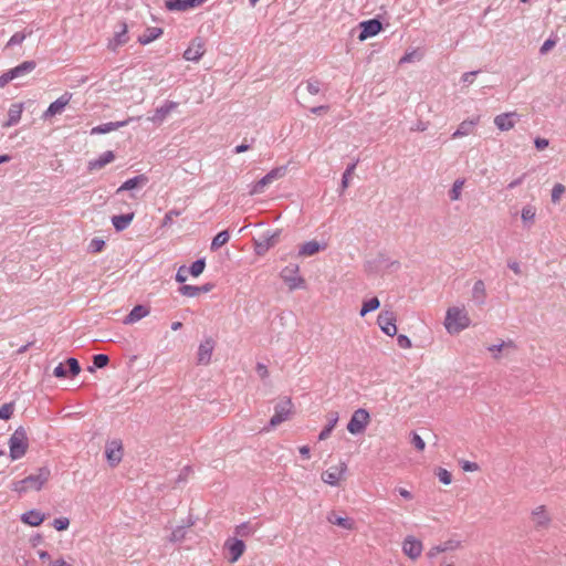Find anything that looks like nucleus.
I'll list each match as a JSON object with an SVG mask.
<instances>
[{
	"label": "nucleus",
	"mask_w": 566,
	"mask_h": 566,
	"mask_svg": "<svg viewBox=\"0 0 566 566\" xmlns=\"http://www.w3.org/2000/svg\"><path fill=\"white\" fill-rule=\"evenodd\" d=\"M115 159V155L112 150H107L103 153L97 159L91 160L88 163L90 170H98L105 167L107 164L112 163Z\"/></svg>",
	"instance_id": "30"
},
{
	"label": "nucleus",
	"mask_w": 566,
	"mask_h": 566,
	"mask_svg": "<svg viewBox=\"0 0 566 566\" xmlns=\"http://www.w3.org/2000/svg\"><path fill=\"white\" fill-rule=\"evenodd\" d=\"M443 324L449 334H459L471 325V319L464 306H451L447 310Z\"/></svg>",
	"instance_id": "2"
},
{
	"label": "nucleus",
	"mask_w": 566,
	"mask_h": 566,
	"mask_svg": "<svg viewBox=\"0 0 566 566\" xmlns=\"http://www.w3.org/2000/svg\"><path fill=\"white\" fill-rule=\"evenodd\" d=\"M163 34V29L157 27L147 28L144 34L138 38V42L140 44H149L150 42L157 40Z\"/></svg>",
	"instance_id": "33"
},
{
	"label": "nucleus",
	"mask_w": 566,
	"mask_h": 566,
	"mask_svg": "<svg viewBox=\"0 0 566 566\" xmlns=\"http://www.w3.org/2000/svg\"><path fill=\"white\" fill-rule=\"evenodd\" d=\"M205 268H206V261H205V259H199V260L195 261V262L190 265V268H189V272H190V274H191L192 276H196V277H197V276H199V275L203 272Z\"/></svg>",
	"instance_id": "47"
},
{
	"label": "nucleus",
	"mask_w": 566,
	"mask_h": 566,
	"mask_svg": "<svg viewBox=\"0 0 566 566\" xmlns=\"http://www.w3.org/2000/svg\"><path fill=\"white\" fill-rule=\"evenodd\" d=\"M370 416L366 409L359 408L354 411L347 424V430L352 434L363 433L368 426Z\"/></svg>",
	"instance_id": "6"
},
{
	"label": "nucleus",
	"mask_w": 566,
	"mask_h": 566,
	"mask_svg": "<svg viewBox=\"0 0 566 566\" xmlns=\"http://www.w3.org/2000/svg\"><path fill=\"white\" fill-rule=\"evenodd\" d=\"M280 238V231H266L254 241V250L259 255H263L273 248Z\"/></svg>",
	"instance_id": "8"
},
{
	"label": "nucleus",
	"mask_w": 566,
	"mask_h": 566,
	"mask_svg": "<svg viewBox=\"0 0 566 566\" xmlns=\"http://www.w3.org/2000/svg\"><path fill=\"white\" fill-rule=\"evenodd\" d=\"M472 301L478 306H482L486 302V289L485 284L482 280L475 281L472 287V294H471Z\"/></svg>",
	"instance_id": "26"
},
{
	"label": "nucleus",
	"mask_w": 566,
	"mask_h": 566,
	"mask_svg": "<svg viewBox=\"0 0 566 566\" xmlns=\"http://www.w3.org/2000/svg\"><path fill=\"white\" fill-rule=\"evenodd\" d=\"M224 547L228 549L230 563H235L244 553L245 544L242 539L228 538L224 543Z\"/></svg>",
	"instance_id": "20"
},
{
	"label": "nucleus",
	"mask_w": 566,
	"mask_h": 566,
	"mask_svg": "<svg viewBox=\"0 0 566 566\" xmlns=\"http://www.w3.org/2000/svg\"><path fill=\"white\" fill-rule=\"evenodd\" d=\"M72 98L71 93H64L62 94L56 101L50 104L48 109L43 113L42 118L48 119L50 117H53L57 114H62L65 106L70 103Z\"/></svg>",
	"instance_id": "15"
},
{
	"label": "nucleus",
	"mask_w": 566,
	"mask_h": 566,
	"mask_svg": "<svg viewBox=\"0 0 566 566\" xmlns=\"http://www.w3.org/2000/svg\"><path fill=\"white\" fill-rule=\"evenodd\" d=\"M45 516L38 510H30L21 515V521L30 526H39Z\"/></svg>",
	"instance_id": "28"
},
{
	"label": "nucleus",
	"mask_w": 566,
	"mask_h": 566,
	"mask_svg": "<svg viewBox=\"0 0 566 566\" xmlns=\"http://www.w3.org/2000/svg\"><path fill=\"white\" fill-rule=\"evenodd\" d=\"M460 547H461V542L460 541H458V539H448V541H446L444 543H442L440 545H436V546L431 547L427 555H428L429 558H434L440 553H444V552H448V551H455V549H458Z\"/></svg>",
	"instance_id": "23"
},
{
	"label": "nucleus",
	"mask_w": 566,
	"mask_h": 566,
	"mask_svg": "<svg viewBox=\"0 0 566 566\" xmlns=\"http://www.w3.org/2000/svg\"><path fill=\"white\" fill-rule=\"evenodd\" d=\"M536 217V208L532 205H526L523 207L521 211V219L525 228L530 229L534 222Z\"/></svg>",
	"instance_id": "34"
},
{
	"label": "nucleus",
	"mask_w": 566,
	"mask_h": 566,
	"mask_svg": "<svg viewBox=\"0 0 566 566\" xmlns=\"http://www.w3.org/2000/svg\"><path fill=\"white\" fill-rule=\"evenodd\" d=\"M109 358L105 354H97L93 357V366L88 367L90 371H94V368H104L107 366Z\"/></svg>",
	"instance_id": "46"
},
{
	"label": "nucleus",
	"mask_w": 566,
	"mask_h": 566,
	"mask_svg": "<svg viewBox=\"0 0 566 566\" xmlns=\"http://www.w3.org/2000/svg\"><path fill=\"white\" fill-rule=\"evenodd\" d=\"M556 39H547L541 46L539 53L541 54H547L555 45H556Z\"/></svg>",
	"instance_id": "58"
},
{
	"label": "nucleus",
	"mask_w": 566,
	"mask_h": 566,
	"mask_svg": "<svg viewBox=\"0 0 566 566\" xmlns=\"http://www.w3.org/2000/svg\"><path fill=\"white\" fill-rule=\"evenodd\" d=\"M134 118H128V119H125L122 122H111V123L101 124L91 129V135L106 134V133L116 130L120 127L126 126Z\"/></svg>",
	"instance_id": "25"
},
{
	"label": "nucleus",
	"mask_w": 566,
	"mask_h": 566,
	"mask_svg": "<svg viewBox=\"0 0 566 566\" xmlns=\"http://www.w3.org/2000/svg\"><path fill=\"white\" fill-rule=\"evenodd\" d=\"M463 186L464 179H457L453 182L452 188L449 191L450 200L458 201L461 198Z\"/></svg>",
	"instance_id": "44"
},
{
	"label": "nucleus",
	"mask_w": 566,
	"mask_h": 566,
	"mask_svg": "<svg viewBox=\"0 0 566 566\" xmlns=\"http://www.w3.org/2000/svg\"><path fill=\"white\" fill-rule=\"evenodd\" d=\"M255 369L260 378L265 379L269 377V370L264 364L258 363Z\"/></svg>",
	"instance_id": "61"
},
{
	"label": "nucleus",
	"mask_w": 566,
	"mask_h": 566,
	"mask_svg": "<svg viewBox=\"0 0 566 566\" xmlns=\"http://www.w3.org/2000/svg\"><path fill=\"white\" fill-rule=\"evenodd\" d=\"M65 365L69 367V373L71 376H76L80 374L81 367L76 358H67Z\"/></svg>",
	"instance_id": "49"
},
{
	"label": "nucleus",
	"mask_w": 566,
	"mask_h": 566,
	"mask_svg": "<svg viewBox=\"0 0 566 566\" xmlns=\"http://www.w3.org/2000/svg\"><path fill=\"white\" fill-rule=\"evenodd\" d=\"M22 111V103L12 104L8 111V120L3 123V127H11L17 125L21 119Z\"/></svg>",
	"instance_id": "27"
},
{
	"label": "nucleus",
	"mask_w": 566,
	"mask_h": 566,
	"mask_svg": "<svg viewBox=\"0 0 566 566\" xmlns=\"http://www.w3.org/2000/svg\"><path fill=\"white\" fill-rule=\"evenodd\" d=\"M531 522L535 531H546L552 524V515L545 505H538L531 511Z\"/></svg>",
	"instance_id": "5"
},
{
	"label": "nucleus",
	"mask_w": 566,
	"mask_h": 566,
	"mask_svg": "<svg viewBox=\"0 0 566 566\" xmlns=\"http://www.w3.org/2000/svg\"><path fill=\"white\" fill-rule=\"evenodd\" d=\"M298 270V265H293L286 266L281 271L280 275L290 290L302 289L305 285L304 279L297 275Z\"/></svg>",
	"instance_id": "11"
},
{
	"label": "nucleus",
	"mask_w": 566,
	"mask_h": 566,
	"mask_svg": "<svg viewBox=\"0 0 566 566\" xmlns=\"http://www.w3.org/2000/svg\"><path fill=\"white\" fill-rule=\"evenodd\" d=\"M357 163L358 161H355L350 165H348L343 174V177H342V184H340V193H343L349 186V180H350V177L352 175L354 174L355 171V168L357 166Z\"/></svg>",
	"instance_id": "43"
},
{
	"label": "nucleus",
	"mask_w": 566,
	"mask_h": 566,
	"mask_svg": "<svg viewBox=\"0 0 566 566\" xmlns=\"http://www.w3.org/2000/svg\"><path fill=\"white\" fill-rule=\"evenodd\" d=\"M70 525V520L67 517H59L53 521V527L56 531H65Z\"/></svg>",
	"instance_id": "56"
},
{
	"label": "nucleus",
	"mask_w": 566,
	"mask_h": 566,
	"mask_svg": "<svg viewBox=\"0 0 566 566\" xmlns=\"http://www.w3.org/2000/svg\"><path fill=\"white\" fill-rule=\"evenodd\" d=\"M133 219H134V213L114 216L112 218V223L117 231H123L130 224Z\"/></svg>",
	"instance_id": "38"
},
{
	"label": "nucleus",
	"mask_w": 566,
	"mask_h": 566,
	"mask_svg": "<svg viewBox=\"0 0 566 566\" xmlns=\"http://www.w3.org/2000/svg\"><path fill=\"white\" fill-rule=\"evenodd\" d=\"M148 181V178L145 175H138L136 177H133L128 180H126L117 190L116 192L119 193L122 191L126 190H133L137 187L146 185Z\"/></svg>",
	"instance_id": "31"
},
{
	"label": "nucleus",
	"mask_w": 566,
	"mask_h": 566,
	"mask_svg": "<svg viewBox=\"0 0 566 566\" xmlns=\"http://www.w3.org/2000/svg\"><path fill=\"white\" fill-rule=\"evenodd\" d=\"M11 74L12 73L9 70L8 72H6L2 75H0V87H4L9 82L14 80L13 75H11Z\"/></svg>",
	"instance_id": "62"
},
{
	"label": "nucleus",
	"mask_w": 566,
	"mask_h": 566,
	"mask_svg": "<svg viewBox=\"0 0 566 566\" xmlns=\"http://www.w3.org/2000/svg\"><path fill=\"white\" fill-rule=\"evenodd\" d=\"M422 543L413 536H407L402 542V552L412 560L420 557L422 553Z\"/></svg>",
	"instance_id": "18"
},
{
	"label": "nucleus",
	"mask_w": 566,
	"mask_h": 566,
	"mask_svg": "<svg viewBox=\"0 0 566 566\" xmlns=\"http://www.w3.org/2000/svg\"><path fill=\"white\" fill-rule=\"evenodd\" d=\"M520 115L516 112H509L496 115L494 117V125L502 132H507L514 128Z\"/></svg>",
	"instance_id": "17"
},
{
	"label": "nucleus",
	"mask_w": 566,
	"mask_h": 566,
	"mask_svg": "<svg viewBox=\"0 0 566 566\" xmlns=\"http://www.w3.org/2000/svg\"><path fill=\"white\" fill-rule=\"evenodd\" d=\"M437 475H438L439 481L446 485L450 484L452 481L451 473L446 469L440 468Z\"/></svg>",
	"instance_id": "55"
},
{
	"label": "nucleus",
	"mask_w": 566,
	"mask_h": 566,
	"mask_svg": "<svg viewBox=\"0 0 566 566\" xmlns=\"http://www.w3.org/2000/svg\"><path fill=\"white\" fill-rule=\"evenodd\" d=\"M208 0H166L165 7L169 11L185 12L201 7Z\"/></svg>",
	"instance_id": "14"
},
{
	"label": "nucleus",
	"mask_w": 566,
	"mask_h": 566,
	"mask_svg": "<svg viewBox=\"0 0 566 566\" xmlns=\"http://www.w3.org/2000/svg\"><path fill=\"white\" fill-rule=\"evenodd\" d=\"M361 31L358 35V39L360 41H365L366 39L370 38V36H375L376 34H378L380 31H381V22L377 19H370V20H367V21H363L360 22L359 24Z\"/></svg>",
	"instance_id": "19"
},
{
	"label": "nucleus",
	"mask_w": 566,
	"mask_h": 566,
	"mask_svg": "<svg viewBox=\"0 0 566 566\" xmlns=\"http://www.w3.org/2000/svg\"><path fill=\"white\" fill-rule=\"evenodd\" d=\"M411 443L415 446V448L418 451H423L426 448V443H424L423 439L416 432H412Z\"/></svg>",
	"instance_id": "57"
},
{
	"label": "nucleus",
	"mask_w": 566,
	"mask_h": 566,
	"mask_svg": "<svg viewBox=\"0 0 566 566\" xmlns=\"http://www.w3.org/2000/svg\"><path fill=\"white\" fill-rule=\"evenodd\" d=\"M118 30L115 32L114 36L108 41L107 48L108 50L115 52L117 49L128 41L127 35V24L125 22H120L118 25Z\"/></svg>",
	"instance_id": "22"
},
{
	"label": "nucleus",
	"mask_w": 566,
	"mask_h": 566,
	"mask_svg": "<svg viewBox=\"0 0 566 566\" xmlns=\"http://www.w3.org/2000/svg\"><path fill=\"white\" fill-rule=\"evenodd\" d=\"M50 475L51 472L49 468H39L35 474H30L22 480L13 481L11 489L19 494L25 493L30 490L40 491L50 479Z\"/></svg>",
	"instance_id": "1"
},
{
	"label": "nucleus",
	"mask_w": 566,
	"mask_h": 566,
	"mask_svg": "<svg viewBox=\"0 0 566 566\" xmlns=\"http://www.w3.org/2000/svg\"><path fill=\"white\" fill-rule=\"evenodd\" d=\"M534 144H535V147H536L538 150H543V149H545L546 147H548L549 142H548V139H546V138L537 137V138H535Z\"/></svg>",
	"instance_id": "63"
},
{
	"label": "nucleus",
	"mask_w": 566,
	"mask_h": 566,
	"mask_svg": "<svg viewBox=\"0 0 566 566\" xmlns=\"http://www.w3.org/2000/svg\"><path fill=\"white\" fill-rule=\"evenodd\" d=\"M381 332L392 337L397 334L396 315L392 311H381L377 317Z\"/></svg>",
	"instance_id": "10"
},
{
	"label": "nucleus",
	"mask_w": 566,
	"mask_h": 566,
	"mask_svg": "<svg viewBox=\"0 0 566 566\" xmlns=\"http://www.w3.org/2000/svg\"><path fill=\"white\" fill-rule=\"evenodd\" d=\"M566 187L563 184H555L552 189V202L557 203L565 193Z\"/></svg>",
	"instance_id": "48"
},
{
	"label": "nucleus",
	"mask_w": 566,
	"mask_h": 566,
	"mask_svg": "<svg viewBox=\"0 0 566 566\" xmlns=\"http://www.w3.org/2000/svg\"><path fill=\"white\" fill-rule=\"evenodd\" d=\"M31 33H32V31H30L29 33H23V32L14 33L8 41L7 46H13L17 44H21L25 40V38L28 35H30Z\"/></svg>",
	"instance_id": "51"
},
{
	"label": "nucleus",
	"mask_w": 566,
	"mask_h": 566,
	"mask_svg": "<svg viewBox=\"0 0 566 566\" xmlns=\"http://www.w3.org/2000/svg\"><path fill=\"white\" fill-rule=\"evenodd\" d=\"M509 349H512V350L515 349V345L512 340L502 342L500 344L491 345L488 347V350L492 354L494 359H500V357H501L500 354L502 353V350H509Z\"/></svg>",
	"instance_id": "39"
},
{
	"label": "nucleus",
	"mask_w": 566,
	"mask_h": 566,
	"mask_svg": "<svg viewBox=\"0 0 566 566\" xmlns=\"http://www.w3.org/2000/svg\"><path fill=\"white\" fill-rule=\"evenodd\" d=\"M379 306H380V302H379V300L377 297H371V298H369L367 301H364L363 305H361V308H360V312H359V315L361 317H364L368 313L379 308Z\"/></svg>",
	"instance_id": "41"
},
{
	"label": "nucleus",
	"mask_w": 566,
	"mask_h": 566,
	"mask_svg": "<svg viewBox=\"0 0 566 566\" xmlns=\"http://www.w3.org/2000/svg\"><path fill=\"white\" fill-rule=\"evenodd\" d=\"M123 443L120 440H112L105 447V457L108 464L114 468L118 465L123 459Z\"/></svg>",
	"instance_id": "12"
},
{
	"label": "nucleus",
	"mask_w": 566,
	"mask_h": 566,
	"mask_svg": "<svg viewBox=\"0 0 566 566\" xmlns=\"http://www.w3.org/2000/svg\"><path fill=\"white\" fill-rule=\"evenodd\" d=\"M230 239V235H229V232L227 230H223L221 232H219L213 239H212V242H211V250L212 251H217L218 249H220L221 247H223L226 243H228Z\"/></svg>",
	"instance_id": "42"
},
{
	"label": "nucleus",
	"mask_w": 566,
	"mask_h": 566,
	"mask_svg": "<svg viewBox=\"0 0 566 566\" xmlns=\"http://www.w3.org/2000/svg\"><path fill=\"white\" fill-rule=\"evenodd\" d=\"M180 294L188 296V297H195L200 294V289L195 285H182L179 289Z\"/></svg>",
	"instance_id": "50"
},
{
	"label": "nucleus",
	"mask_w": 566,
	"mask_h": 566,
	"mask_svg": "<svg viewBox=\"0 0 566 566\" xmlns=\"http://www.w3.org/2000/svg\"><path fill=\"white\" fill-rule=\"evenodd\" d=\"M306 90L310 94L316 95L321 92V82L315 78H311L306 82Z\"/></svg>",
	"instance_id": "53"
},
{
	"label": "nucleus",
	"mask_w": 566,
	"mask_h": 566,
	"mask_svg": "<svg viewBox=\"0 0 566 566\" xmlns=\"http://www.w3.org/2000/svg\"><path fill=\"white\" fill-rule=\"evenodd\" d=\"M286 174V167H276L269 171L264 177H262L252 188L251 195H259L264 191V188L277 179H281Z\"/></svg>",
	"instance_id": "7"
},
{
	"label": "nucleus",
	"mask_w": 566,
	"mask_h": 566,
	"mask_svg": "<svg viewBox=\"0 0 566 566\" xmlns=\"http://www.w3.org/2000/svg\"><path fill=\"white\" fill-rule=\"evenodd\" d=\"M480 116H475L471 119H465L458 126L457 130L452 134V138H460L468 136L473 132V128L479 124Z\"/></svg>",
	"instance_id": "24"
},
{
	"label": "nucleus",
	"mask_w": 566,
	"mask_h": 566,
	"mask_svg": "<svg viewBox=\"0 0 566 566\" xmlns=\"http://www.w3.org/2000/svg\"><path fill=\"white\" fill-rule=\"evenodd\" d=\"M325 245H321L317 241L312 240L303 243L300 247L298 255L301 256H311L319 252L321 250H324Z\"/></svg>",
	"instance_id": "32"
},
{
	"label": "nucleus",
	"mask_w": 566,
	"mask_h": 566,
	"mask_svg": "<svg viewBox=\"0 0 566 566\" xmlns=\"http://www.w3.org/2000/svg\"><path fill=\"white\" fill-rule=\"evenodd\" d=\"M28 447L29 444L25 429L23 427L17 428L9 439L11 460L14 461L24 457L28 451Z\"/></svg>",
	"instance_id": "3"
},
{
	"label": "nucleus",
	"mask_w": 566,
	"mask_h": 566,
	"mask_svg": "<svg viewBox=\"0 0 566 566\" xmlns=\"http://www.w3.org/2000/svg\"><path fill=\"white\" fill-rule=\"evenodd\" d=\"M105 247V241L102 239H93L88 244L90 252L97 253L101 252Z\"/></svg>",
	"instance_id": "54"
},
{
	"label": "nucleus",
	"mask_w": 566,
	"mask_h": 566,
	"mask_svg": "<svg viewBox=\"0 0 566 566\" xmlns=\"http://www.w3.org/2000/svg\"><path fill=\"white\" fill-rule=\"evenodd\" d=\"M327 420H328L327 424L325 426V428L318 434V439L321 441L326 440L331 436L333 429L335 428V426L338 422V413L337 412H329L327 415Z\"/></svg>",
	"instance_id": "37"
},
{
	"label": "nucleus",
	"mask_w": 566,
	"mask_h": 566,
	"mask_svg": "<svg viewBox=\"0 0 566 566\" xmlns=\"http://www.w3.org/2000/svg\"><path fill=\"white\" fill-rule=\"evenodd\" d=\"M213 349L214 340L211 337L205 338L198 347L197 363L199 365H208L211 360Z\"/></svg>",
	"instance_id": "16"
},
{
	"label": "nucleus",
	"mask_w": 566,
	"mask_h": 566,
	"mask_svg": "<svg viewBox=\"0 0 566 566\" xmlns=\"http://www.w3.org/2000/svg\"><path fill=\"white\" fill-rule=\"evenodd\" d=\"M186 272V266H180L176 274V281L179 283H184L187 280Z\"/></svg>",
	"instance_id": "64"
},
{
	"label": "nucleus",
	"mask_w": 566,
	"mask_h": 566,
	"mask_svg": "<svg viewBox=\"0 0 566 566\" xmlns=\"http://www.w3.org/2000/svg\"><path fill=\"white\" fill-rule=\"evenodd\" d=\"M293 412V403L290 398H285L277 402L274 407V415L272 416L269 427L265 430L273 429L281 424L282 422L289 420L290 416Z\"/></svg>",
	"instance_id": "4"
},
{
	"label": "nucleus",
	"mask_w": 566,
	"mask_h": 566,
	"mask_svg": "<svg viewBox=\"0 0 566 566\" xmlns=\"http://www.w3.org/2000/svg\"><path fill=\"white\" fill-rule=\"evenodd\" d=\"M53 375L57 378H64L67 376V371L65 368V365L63 363H60L53 370Z\"/></svg>",
	"instance_id": "60"
},
{
	"label": "nucleus",
	"mask_w": 566,
	"mask_h": 566,
	"mask_svg": "<svg viewBox=\"0 0 566 566\" xmlns=\"http://www.w3.org/2000/svg\"><path fill=\"white\" fill-rule=\"evenodd\" d=\"M256 530L258 527L253 526L250 522H244L234 528V534L240 537H248L253 535Z\"/></svg>",
	"instance_id": "40"
},
{
	"label": "nucleus",
	"mask_w": 566,
	"mask_h": 566,
	"mask_svg": "<svg viewBox=\"0 0 566 566\" xmlns=\"http://www.w3.org/2000/svg\"><path fill=\"white\" fill-rule=\"evenodd\" d=\"M398 346L405 349L411 348L412 344L407 335L400 334L397 336Z\"/></svg>",
	"instance_id": "59"
},
{
	"label": "nucleus",
	"mask_w": 566,
	"mask_h": 566,
	"mask_svg": "<svg viewBox=\"0 0 566 566\" xmlns=\"http://www.w3.org/2000/svg\"><path fill=\"white\" fill-rule=\"evenodd\" d=\"M178 107V103L174 101H166L164 105L156 108L154 114L147 117V120L155 125H161L168 115Z\"/></svg>",
	"instance_id": "13"
},
{
	"label": "nucleus",
	"mask_w": 566,
	"mask_h": 566,
	"mask_svg": "<svg viewBox=\"0 0 566 566\" xmlns=\"http://www.w3.org/2000/svg\"><path fill=\"white\" fill-rule=\"evenodd\" d=\"M14 410V406L12 402L4 403L0 407V419L8 420L11 418Z\"/></svg>",
	"instance_id": "52"
},
{
	"label": "nucleus",
	"mask_w": 566,
	"mask_h": 566,
	"mask_svg": "<svg viewBox=\"0 0 566 566\" xmlns=\"http://www.w3.org/2000/svg\"><path fill=\"white\" fill-rule=\"evenodd\" d=\"M192 523L188 525H180L172 530L171 535L169 536V542L177 543L181 542L186 537L187 527L191 526Z\"/></svg>",
	"instance_id": "45"
},
{
	"label": "nucleus",
	"mask_w": 566,
	"mask_h": 566,
	"mask_svg": "<svg viewBox=\"0 0 566 566\" xmlns=\"http://www.w3.org/2000/svg\"><path fill=\"white\" fill-rule=\"evenodd\" d=\"M327 521L329 523L335 524L345 530H353L355 526V523L353 520H350L348 517L337 516L335 512H331L327 515Z\"/></svg>",
	"instance_id": "36"
},
{
	"label": "nucleus",
	"mask_w": 566,
	"mask_h": 566,
	"mask_svg": "<svg viewBox=\"0 0 566 566\" xmlns=\"http://www.w3.org/2000/svg\"><path fill=\"white\" fill-rule=\"evenodd\" d=\"M36 66V63L34 61H24L18 66L11 69V75H13L14 78H18L20 76H24L29 73H31Z\"/></svg>",
	"instance_id": "35"
},
{
	"label": "nucleus",
	"mask_w": 566,
	"mask_h": 566,
	"mask_svg": "<svg viewBox=\"0 0 566 566\" xmlns=\"http://www.w3.org/2000/svg\"><path fill=\"white\" fill-rule=\"evenodd\" d=\"M149 314V308L144 305H136L124 318V324H134Z\"/></svg>",
	"instance_id": "29"
},
{
	"label": "nucleus",
	"mask_w": 566,
	"mask_h": 566,
	"mask_svg": "<svg viewBox=\"0 0 566 566\" xmlns=\"http://www.w3.org/2000/svg\"><path fill=\"white\" fill-rule=\"evenodd\" d=\"M347 471V464L339 462L337 465L328 468L322 473V481L328 485L336 486L344 479Z\"/></svg>",
	"instance_id": "9"
},
{
	"label": "nucleus",
	"mask_w": 566,
	"mask_h": 566,
	"mask_svg": "<svg viewBox=\"0 0 566 566\" xmlns=\"http://www.w3.org/2000/svg\"><path fill=\"white\" fill-rule=\"evenodd\" d=\"M205 43L200 39H195L188 49L184 52V57L187 61L198 62L205 54Z\"/></svg>",
	"instance_id": "21"
}]
</instances>
